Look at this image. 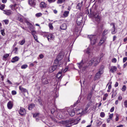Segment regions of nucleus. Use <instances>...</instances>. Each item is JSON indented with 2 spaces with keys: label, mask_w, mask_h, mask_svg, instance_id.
<instances>
[{
  "label": "nucleus",
  "mask_w": 127,
  "mask_h": 127,
  "mask_svg": "<svg viewBox=\"0 0 127 127\" xmlns=\"http://www.w3.org/2000/svg\"><path fill=\"white\" fill-rule=\"evenodd\" d=\"M42 83L44 85H46L48 83V79L46 78H42Z\"/></svg>",
  "instance_id": "obj_17"
},
{
  "label": "nucleus",
  "mask_w": 127,
  "mask_h": 127,
  "mask_svg": "<svg viewBox=\"0 0 127 127\" xmlns=\"http://www.w3.org/2000/svg\"><path fill=\"white\" fill-rule=\"evenodd\" d=\"M124 105L126 107H127V100L125 101L124 102Z\"/></svg>",
  "instance_id": "obj_53"
},
{
  "label": "nucleus",
  "mask_w": 127,
  "mask_h": 127,
  "mask_svg": "<svg viewBox=\"0 0 127 127\" xmlns=\"http://www.w3.org/2000/svg\"><path fill=\"white\" fill-rule=\"evenodd\" d=\"M9 56V54H5L3 56V60H4V59H6Z\"/></svg>",
  "instance_id": "obj_34"
},
{
  "label": "nucleus",
  "mask_w": 127,
  "mask_h": 127,
  "mask_svg": "<svg viewBox=\"0 0 127 127\" xmlns=\"http://www.w3.org/2000/svg\"><path fill=\"white\" fill-rule=\"evenodd\" d=\"M60 28L61 30H65L66 28V24L65 23L63 24L60 27Z\"/></svg>",
  "instance_id": "obj_20"
},
{
  "label": "nucleus",
  "mask_w": 127,
  "mask_h": 127,
  "mask_svg": "<svg viewBox=\"0 0 127 127\" xmlns=\"http://www.w3.org/2000/svg\"><path fill=\"white\" fill-rule=\"evenodd\" d=\"M59 56H57L56 59L54 61V63L56 64H57L59 62V61L62 59V58H59Z\"/></svg>",
  "instance_id": "obj_18"
},
{
  "label": "nucleus",
  "mask_w": 127,
  "mask_h": 127,
  "mask_svg": "<svg viewBox=\"0 0 127 127\" xmlns=\"http://www.w3.org/2000/svg\"><path fill=\"white\" fill-rule=\"evenodd\" d=\"M67 111L70 115L71 116H74L75 114L74 110L73 109H69Z\"/></svg>",
  "instance_id": "obj_9"
},
{
  "label": "nucleus",
  "mask_w": 127,
  "mask_h": 127,
  "mask_svg": "<svg viewBox=\"0 0 127 127\" xmlns=\"http://www.w3.org/2000/svg\"><path fill=\"white\" fill-rule=\"evenodd\" d=\"M100 75H101L99 74V73L97 72L95 74V76L96 78H99Z\"/></svg>",
  "instance_id": "obj_36"
},
{
  "label": "nucleus",
  "mask_w": 127,
  "mask_h": 127,
  "mask_svg": "<svg viewBox=\"0 0 127 127\" xmlns=\"http://www.w3.org/2000/svg\"><path fill=\"white\" fill-rule=\"evenodd\" d=\"M62 71H60L58 72L57 75V77L59 79L61 78L62 75Z\"/></svg>",
  "instance_id": "obj_22"
},
{
  "label": "nucleus",
  "mask_w": 127,
  "mask_h": 127,
  "mask_svg": "<svg viewBox=\"0 0 127 127\" xmlns=\"http://www.w3.org/2000/svg\"><path fill=\"white\" fill-rule=\"evenodd\" d=\"M39 114V113L34 114L33 115V117H36Z\"/></svg>",
  "instance_id": "obj_55"
},
{
  "label": "nucleus",
  "mask_w": 127,
  "mask_h": 127,
  "mask_svg": "<svg viewBox=\"0 0 127 127\" xmlns=\"http://www.w3.org/2000/svg\"><path fill=\"white\" fill-rule=\"evenodd\" d=\"M3 13L7 15H10L12 14V12L9 10H3Z\"/></svg>",
  "instance_id": "obj_10"
},
{
  "label": "nucleus",
  "mask_w": 127,
  "mask_h": 127,
  "mask_svg": "<svg viewBox=\"0 0 127 127\" xmlns=\"http://www.w3.org/2000/svg\"><path fill=\"white\" fill-rule=\"evenodd\" d=\"M13 106V102L11 101H9L8 102L7 104V107L9 109H11L12 108Z\"/></svg>",
  "instance_id": "obj_13"
},
{
  "label": "nucleus",
  "mask_w": 127,
  "mask_h": 127,
  "mask_svg": "<svg viewBox=\"0 0 127 127\" xmlns=\"http://www.w3.org/2000/svg\"><path fill=\"white\" fill-rule=\"evenodd\" d=\"M83 4V2L82 1V2L81 3H79L77 5L76 8L77 9H80L81 8V7H82V6Z\"/></svg>",
  "instance_id": "obj_21"
},
{
  "label": "nucleus",
  "mask_w": 127,
  "mask_h": 127,
  "mask_svg": "<svg viewBox=\"0 0 127 127\" xmlns=\"http://www.w3.org/2000/svg\"><path fill=\"white\" fill-rule=\"evenodd\" d=\"M35 106V105L33 104H30L28 107V109L30 110H32V108H33Z\"/></svg>",
  "instance_id": "obj_24"
},
{
  "label": "nucleus",
  "mask_w": 127,
  "mask_h": 127,
  "mask_svg": "<svg viewBox=\"0 0 127 127\" xmlns=\"http://www.w3.org/2000/svg\"><path fill=\"white\" fill-rule=\"evenodd\" d=\"M111 26H112L113 29H115V24L114 23H112L110 24Z\"/></svg>",
  "instance_id": "obj_31"
},
{
  "label": "nucleus",
  "mask_w": 127,
  "mask_h": 127,
  "mask_svg": "<svg viewBox=\"0 0 127 127\" xmlns=\"http://www.w3.org/2000/svg\"><path fill=\"white\" fill-rule=\"evenodd\" d=\"M87 38L90 40L91 43L93 45L95 43L97 39V36L95 35H88Z\"/></svg>",
  "instance_id": "obj_3"
},
{
  "label": "nucleus",
  "mask_w": 127,
  "mask_h": 127,
  "mask_svg": "<svg viewBox=\"0 0 127 127\" xmlns=\"http://www.w3.org/2000/svg\"><path fill=\"white\" fill-rule=\"evenodd\" d=\"M112 62L115 63L117 62V60L116 58H114L112 59Z\"/></svg>",
  "instance_id": "obj_49"
},
{
  "label": "nucleus",
  "mask_w": 127,
  "mask_h": 127,
  "mask_svg": "<svg viewBox=\"0 0 127 127\" xmlns=\"http://www.w3.org/2000/svg\"><path fill=\"white\" fill-rule=\"evenodd\" d=\"M113 114H111L109 115V117L110 119H111L113 116Z\"/></svg>",
  "instance_id": "obj_59"
},
{
  "label": "nucleus",
  "mask_w": 127,
  "mask_h": 127,
  "mask_svg": "<svg viewBox=\"0 0 127 127\" xmlns=\"http://www.w3.org/2000/svg\"><path fill=\"white\" fill-rule=\"evenodd\" d=\"M104 40L102 38L100 41L99 43L101 44L104 42Z\"/></svg>",
  "instance_id": "obj_51"
},
{
  "label": "nucleus",
  "mask_w": 127,
  "mask_h": 127,
  "mask_svg": "<svg viewBox=\"0 0 127 127\" xmlns=\"http://www.w3.org/2000/svg\"><path fill=\"white\" fill-rule=\"evenodd\" d=\"M77 64L79 68L83 70H85L87 67L86 63L83 62V60L80 62L77 63Z\"/></svg>",
  "instance_id": "obj_4"
},
{
  "label": "nucleus",
  "mask_w": 127,
  "mask_h": 127,
  "mask_svg": "<svg viewBox=\"0 0 127 127\" xmlns=\"http://www.w3.org/2000/svg\"><path fill=\"white\" fill-rule=\"evenodd\" d=\"M99 73V74L101 75L103 74V71L102 68H100L99 69L98 71L97 72Z\"/></svg>",
  "instance_id": "obj_28"
},
{
  "label": "nucleus",
  "mask_w": 127,
  "mask_h": 127,
  "mask_svg": "<svg viewBox=\"0 0 127 127\" xmlns=\"http://www.w3.org/2000/svg\"><path fill=\"white\" fill-rule=\"evenodd\" d=\"M33 26L32 24L31 25L28 27V28L31 30V31L33 30Z\"/></svg>",
  "instance_id": "obj_33"
},
{
  "label": "nucleus",
  "mask_w": 127,
  "mask_h": 127,
  "mask_svg": "<svg viewBox=\"0 0 127 127\" xmlns=\"http://www.w3.org/2000/svg\"><path fill=\"white\" fill-rule=\"evenodd\" d=\"M25 40H22L20 42V44L21 45H23L25 43Z\"/></svg>",
  "instance_id": "obj_46"
},
{
  "label": "nucleus",
  "mask_w": 127,
  "mask_h": 127,
  "mask_svg": "<svg viewBox=\"0 0 127 127\" xmlns=\"http://www.w3.org/2000/svg\"><path fill=\"white\" fill-rule=\"evenodd\" d=\"M118 99L119 100H121L122 99V97L121 96H119L118 98Z\"/></svg>",
  "instance_id": "obj_61"
},
{
  "label": "nucleus",
  "mask_w": 127,
  "mask_h": 127,
  "mask_svg": "<svg viewBox=\"0 0 127 127\" xmlns=\"http://www.w3.org/2000/svg\"><path fill=\"white\" fill-rule=\"evenodd\" d=\"M33 38L37 42H39L37 39V36L35 35L33 36Z\"/></svg>",
  "instance_id": "obj_41"
},
{
  "label": "nucleus",
  "mask_w": 127,
  "mask_h": 127,
  "mask_svg": "<svg viewBox=\"0 0 127 127\" xmlns=\"http://www.w3.org/2000/svg\"><path fill=\"white\" fill-rule=\"evenodd\" d=\"M92 97V95L91 94H89L88 95L87 97V99L89 101L91 100V98Z\"/></svg>",
  "instance_id": "obj_39"
},
{
  "label": "nucleus",
  "mask_w": 127,
  "mask_h": 127,
  "mask_svg": "<svg viewBox=\"0 0 127 127\" xmlns=\"http://www.w3.org/2000/svg\"><path fill=\"white\" fill-rule=\"evenodd\" d=\"M7 82L9 84H10L12 85V83L9 80H7Z\"/></svg>",
  "instance_id": "obj_63"
},
{
  "label": "nucleus",
  "mask_w": 127,
  "mask_h": 127,
  "mask_svg": "<svg viewBox=\"0 0 127 127\" xmlns=\"http://www.w3.org/2000/svg\"><path fill=\"white\" fill-rule=\"evenodd\" d=\"M19 113L22 116L26 114V110L24 108L21 107L19 111Z\"/></svg>",
  "instance_id": "obj_7"
},
{
  "label": "nucleus",
  "mask_w": 127,
  "mask_h": 127,
  "mask_svg": "<svg viewBox=\"0 0 127 127\" xmlns=\"http://www.w3.org/2000/svg\"><path fill=\"white\" fill-rule=\"evenodd\" d=\"M2 1L3 3H5L6 2L7 0H2Z\"/></svg>",
  "instance_id": "obj_64"
},
{
  "label": "nucleus",
  "mask_w": 127,
  "mask_h": 127,
  "mask_svg": "<svg viewBox=\"0 0 127 127\" xmlns=\"http://www.w3.org/2000/svg\"><path fill=\"white\" fill-rule=\"evenodd\" d=\"M116 94V93H114V92H113L112 95V97L113 98L115 96Z\"/></svg>",
  "instance_id": "obj_56"
},
{
  "label": "nucleus",
  "mask_w": 127,
  "mask_h": 127,
  "mask_svg": "<svg viewBox=\"0 0 127 127\" xmlns=\"http://www.w3.org/2000/svg\"><path fill=\"white\" fill-rule=\"evenodd\" d=\"M28 65L27 64H24L21 66V68L22 69H25L28 67Z\"/></svg>",
  "instance_id": "obj_30"
},
{
  "label": "nucleus",
  "mask_w": 127,
  "mask_h": 127,
  "mask_svg": "<svg viewBox=\"0 0 127 127\" xmlns=\"http://www.w3.org/2000/svg\"><path fill=\"white\" fill-rule=\"evenodd\" d=\"M26 23H27V25H28L29 26H30L31 25H32V24L30 23L28 21H26Z\"/></svg>",
  "instance_id": "obj_54"
},
{
  "label": "nucleus",
  "mask_w": 127,
  "mask_h": 127,
  "mask_svg": "<svg viewBox=\"0 0 127 127\" xmlns=\"http://www.w3.org/2000/svg\"><path fill=\"white\" fill-rule=\"evenodd\" d=\"M117 32V31H116L115 29H113L112 30L111 33L112 34H114Z\"/></svg>",
  "instance_id": "obj_42"
},
{
  "label": "nucleus",
  "mask_w": 127,
  "mask_h": 127,
  "mask_svg": "<svg viewBox=\"0 0 127 127\" xmlns=\"http://www.w3.org/2000/svg\"><path fill=\"white\" fill-rule=\"evenodd\" d=\"M58 66V65H54L52 67H50L49 69V72H52L53 71L55 70L57 68V66Z\"/></svg>",
  "instance_id": "obj_12"
},
{
  "label": "nucleus",
  "mask_w": 127,
  "mask_h": 127,
  "mask_svg": "<svg viewBox=\"0 0 127 127\" xmlns=\"http://www.w3.org/2000/svg\"><path fill=\"white\" fill-rule=\"evenodd\" d=\"M39 57L41 59L43 58L44 56L43 55L41 54L39 55Z\"/></svg>",
  "instance_id": "obj_58"
},
{
  "label": "nucleus",
  "mask_w": 127,
  "mask_h": 127,
  "mask_svg": "<svg viewBox=\"0 0 127 127\" xmlns=\"http://www.w3.org/2000/svg\"><path fill=\"white\" fill-rule=\"evenodd\" d=\"M119 84L117 82H116L115 83V87H117L118 85Z\"/></svg>",
  "instance_id": "obj_62"
},
{
  "label": "nucleus",
  "mask_w": 127,
  "mask_h": 127,
  "mask_svg": "<svg viewBox=\"0 0 127 127\" xmlns=\"http://www.w3.org/2000/svg\"><path fill=\"white\" fill-rule=\"evenodd\" d=\"M54 38V36L51 33L49 34L47 37V39L49 41H51V40H53Z\"/></svg>",
  "instance_id": "obj_11"
},
{
  "label": "nucleus",
  "mask_w": 127,
  "mask_h": 127,
  "mask_svg": "<svg viewBox=\"0 0 127 127\" xmlns=\"http://www.w3.org/2000/svg\"><path fill=\"white\" fill-rule=\"evenodd\" d=\"M19 58L18 57L16 56L13 58L11 60V62L12 63H14L18 61Z\"/></svg>",
  "instance_id": "obj_19"
},
{
  "label": "nucleus",
  "mask_w": 127,
  "mask_h": 127,
  "mask_svg": "<svg viewBox=\"0 0 127 127\" xmlns=\"http://www.w3.org/2000/svg\"><path fill=\"white\" fill-rule=\"evenodd\" d=\"M101 57L98 58H93L89 62V65H91L94 64L96 66L100 62V60H101Z\"/></svg>",
  "instance_id": "obj_2"
},
{
  "label": "nucleus",
  "mask_w": 127,
  "mask_h": 127,
  "mask_svg": "<svg viewBox=\"0 0 127 127\" xmlns=\"http://www.w3.org/2000/svg\"><path fill=\"white\" fill-rule=\"evenodd\" d=\"M100 116L102 118L104 117L105 116V114L104 112H102L100 113Z\"/></svg>",
  "instance_id": "obj_37"
},
{
  "label": "nucleus",
  "mask_w": 127,
  "mask_h": 127,
  "mask_svg": "<svg viewBox=\"0 0 127 127\" xmlns=\"http://www.w3.org/2000/svg\"><path fill=\"white\" fill-rule=\"evenodd\" d=\"M117 70V67L115 66H112L111 67L110 71L112 73H114Z\"/></svg>",
  "instance_id": "obj_16"
},
{
  "label": "nucleus",
  "mask_w": 127,
  "mask_h": 127,
  "mask_svg": "<svg viewBox=\"0 0 127 127\" xmlns=\"http://www.w3.org/2000/svg\"><path fill=\"white\" fill-rule=\"evenodd\" d=\"M88 101L89 102L86 106V110H87V109H88V108H89L91 105V103L92 102L91 100H90Z\"/></svg>",
  "instance_id": "obj_23"
},
{
  "label": "nucleus",
  "mask_w": 127,
  "mask_h": 127,
  "mask_svg": "<svg viewBox=\"0 0 127 127\" xmlns=\"http://www.w3.org/2000/svg\"><path fill=\"white\" fill-rule=\"evenodd\" d=\"M29 4L32 6H34L36 5V0H28Z\"/></svg>",
  "instance_id": "obj_8"
},
{
  "label": "nucleus",
  "mask_w": 127,
  "mask_h": 127,
  "mask_svg": "<svg viewBox=\"0 0 127 127\" xmlns=\"http://www.w3.org/2000/svg\"><path fill=\"white\" fill-rule=\"evenodd\" d=\"M3 22L5 23V24H7L9 23V21L8 20H4Z\"/></svg>",
  "instance_id": "obj_47"
},
{
  "label": "nucleus",
  "mask_w": 127,
  "mask_h": 127,
  "mask_svg": "<svg viewBox=\"0 0 127 127\" xmlns=\"http://www.w3.org/2000/svg\"><path fill=\"white\" fill-rule=\"evenodd\" d=\"M65 122L66 124H67V127H69L71 125L76 124L77 123V121L74 119L70 120L69 121H65Z\"/></svg>",
  "instance_id": "obj_5"
},
{
  "label": "nucleus",
  "mask_w": 127,
  "mask_h": 127,
  "mask_svg": "<svg viewBox=\"0 0 127 127\" xmlns=\"http://www.w3.org/2000/svg\"><path fill=\"white\" fill-rule=\"evenodd\" d=\"M19 88L22 93H27L28 94V90L22 87L21 86H19Z\"/></svg>",
  "instance_id": "obj_14"
},
{
  "label": "nucleus",
  "mask_w": 127,
  "mask_h": 127,
  "mask_svg": "<svg viewBox=\"0 0 127 127\" xmlns=\"http://www.w3.org/2000/svg\"><path fill=\"white\" fill-rule=\"evenodd\" d=\"M50 3H52L54 2L56 0H47Z\"/></svg>",
  "instance_id": "obj_50"
},
{
  "label": "nucleus",
  "mask_w": 127,
  "mask_h": 127,
  "mask_svg": "<svg viewBox=\"0 0 127 127\" xmlns=\"http://www.w3.org/2000/svg\"><path fill=\"white\" fill-rule=\"evenodd\" d=\"M31 33L32 35L33 36L35 35V34L36 33V32L34 30H32L31 31Z\"/></svg>",
  "instance_id": "obj_32"
},
{
  "label": "nucleus",
  "mask_w": 127,
  "mask_h": 127,
  "mask_svg": "<svg viewBox=\"0 0 127 127\" xmlns=\"http://www.w3.org/2000/svg\"><path fill=\"white\" fill-rule=\"evenodd\" d=\"M1 34L3 36H4L5 34V33L4 32V30H1L0 31Z\"/></svg>",
  "instance_id": "obj_44"
},
{
  "label": "nucleus",
  "mask_w": 127,
  "mask_h": 127,
  "mask_svg": "<svg viewBox=\"0 0 127 127\" xmlns=\"http://www.w3.org/2000/svg\"><path fill=\"white\" fill-rule=\"evenodd\" d=\"M42 14L41 13H36L35 15V16L37 17H39L42 16Z\"/></svg>",
  "instance_id": "obj_40"
},
{
  "label": "nucleus",
  "mask_w": 127,
  "mask_h": 127,
  "mask_svg": "<svg viewBox=\"0 0 127 127\" xmlns=\"http://www.w3.org/2000/svg\"><path fill=\"white\" fill-rule=\"evenodd\" d=\"M65 0H58L57 3L58 4H62L63 2L65 1Z\"/></svg>",
  "instance_id": "obj_29"
},
{
  "label": "nucleus",
  "mask_w": 127,
  "mask_h": 127,
  "mask_svg": "<svg viewBox=\"0 0 127 127\" xmlns=\"http://www.w3.org/2000/svg\"><path fill=\"white\" fill-rule=\"evenodd\" d=\"M5 5L4 4H2L0 6V9L1 10H3L5 8Z\"/></svg>",
  "instance_id": "obj_38"
},
{
  "label": "nucleus",
  "mask_w": 127,
  "mask_h": 127,
  "mask_svg": "<svg viewBox=\"0 0 127 127\" xmlns=\"http://www.w3.org/2000/svg\"><path fill=\"white\" fill-rule=\"evenodd\" d=\"M114 107H112L111 109H110V111L111 112H112L114 111Z\"/></svg>",
  "instance_id": "obj_57"
},
{
  "label": "nucleus",
  "mask_w": 127,
  "mask_h": 127,
  "mask_svg": "<svg viewBox=\"0 0 127 127\" xmlns=\"http://www.w3.org/2000/svg\"><path fill=\"white\" fill-rule=\"evenodd\" d=\"M40 7L41 8H44L47 7V4L44 2H42L40 4Z\"/></svg>",
  "instance_id": "obj_15"
},
{
  "label": "nucleus",
  "mask_w": 127,
  "mask_h": 127,
  "mask_svg": "<svg viewBox=\"0 0 127 127\" xmlns=\"http://www.w3.org/2000/svg\"><path fill=\"white\" fill-rule=\"evenodd\" d=\"M108 33V30L105 29L104 30L102 33V35L103 36L105 35H106L107 33Z\"/></svg>",
  "instance_id": "obj_27"
},
{
  "label": "nucleus",
  "mask_w": 127,
  "mask_h": 127,
  "mask_svg": "<svg viewBox=\"0 0 127 127\" xmlns=\"http://www.w3.org/2000/svg\"><path fill=\"white\" fill-rule=\"evenodd\" d=\"M126 86L124 85L123 86V87L122 89V91H125L126 90Z\"/></svg>",
  "instance_id": "obj_43"
},
{
  "label": "nucleus",
  "mask_w": 127,
  "mask_h": 127,
  "mask_svg": "<svg viewBox=\"0 0 127 127\" xmlns=\"http://www.w3.org/2000/svg\"><path fill=\"white\" fill-rule=\"evenodd\" d=\"M90 14L91 15V16L93 17V19L96 22L99 23L100 20L101 18L99 16V14L96 12H92L91 9H90Z\"/></svg>",
  "instance_id": "obj_1"
},
{
  "label": "nucleus",
  "mask_w": 127,
  "mask_h": 127,
  "mask_svg": "<svg viewBox=\"0 0 127 127\" xmlns=\"http://www.w3.org/2000/svg\"><path fill=\"white\" fill-rule=\"evenodd\" d=\"M11 93L13 95H16L17 94L16 91L14 90L12 91Z\"/></svg>",
  "instance_id": "obj_48"
},
{
  "label": "nucleus",
  "mask_w": 127,
  "mask_h": 127,
  "mask_svg": "<svg viewBox=\"0 0 127 127\" xmlns=\"http://www.w3.org/2000/svg\"><path fill=\"white\" fill-rule=\"evenodd\" d=\"M127 65V62H126L125 64L123 66V67L124 68Z\"/></svg>",
  "instance_id": "obj_60"
},
{
  "label": "nucleus",
  "mask_w": 127,
  "mask_h": 127,
  "mask_svg": "<svg viewBox=\"0 0 127 127\" xmlns=\"http://www.w3.org/2000/svg\"><path fill=\"white\" fill-rule=\"evenodd\" d=\"M18 20L21 22H22L23 21V19L22 18V16L20 15L19 16L18 18Z\"/></svg>",
  "instance_id": "obj_26"
},
{
  "label": "nucleus",
  "mask_w": 127,
  "mask_h": 127,
  "mask_svg": "<svg viewBox=\"0 0 127 127\" xmlns=\"http://www.w3.org/2000/svg\"><path fill=\"white\" fill-rule=\"evenodd\" d=\"M49 26V28L51 29L52 30L53 29V27L52 26V24L51 23H49L48 25Z\"/></svg>",
  "instance_id": "obj_35"
},
{
  "label": "nucleus",
  "mask_w": 127,
  "mask_h": 127,
  "mask_svg": "<svg viewBox=\"0 0 127 127\" xmlns=\"http://www.w3.org/2000/svg\"><path fill=\"white\" fill-rule=\"evenodd\" d=\"M86 53L89 55H90L92 54L91 51L90 50L88 49L86 51Z\"/></svg>",
  "instance_id": "obj_45"
},
{
  "label": "nucleus",
  "mask_w": 127,
  "mask_h": 127,
  "mask_svg": "<svg viewBox=\"0 0 127 127\" xmlns=\"http://www.w3.org/2000/svg\"><path fill=\"white\" fill-rule=\"evenodd\" d=\"M76 21V23L78 25H80L82 24V21L83 19V17L81 16H80L77 18Z\"/></svg>",
  "instance_id": "obj_6"
},
{
  "label": "nucleus",
  "mask_w": 127,
  "mask_h": 127,
  "mask_svg": "<svg viewBox=\"0 0 127 127\" xmlns=\"http://www.w3.org/2000/svg\"><path fill=\"white\" fill-rule=\"evenodd\" d=\"M69 13V11H65L64 12L63 15L64 17H67Z\"/></svg>",
  "instance_id": "obj_25"
},
{
  "label": "nucleus",
  "mask_w": 127,
  "mask_h": 127,
  "mask_svg": "<svg viewBox=\"0 0 127 127\" xmlns=\"http://www.w3.org/2000/svg\"><path fill=\"white\" fill-rule=\"evenodd\" d=\"M127 60V57H125L123 58V61L124 63Z\"/></svg>",
  "instance_id": "obj_52"
}]
</instances>
